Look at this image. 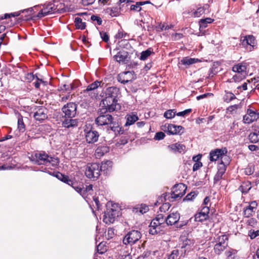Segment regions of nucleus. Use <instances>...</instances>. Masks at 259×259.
<instances>
[{"mask_svg":"<svg viewBox=\"0 0 259 259\" xmlns=\"http://www.w3.org/2000/svg\"><path fill=\"white\" fill-rule=\"evenodd\" d=\"M77 104L70 102L64 105L62 108V112L65 114V118H72L76 114Z\"/></svg>","mask_w":259,"mask_h":259,"instance_id":"11","label":"nucleus"},{"mask_svg":"<svg viewBox=\"0 0 259 259\" xmlns=\"http://www.w3.org/2000/svg\"><path fill=\"white\" fill-rule=\"evenodd\" d=\"M217 243L221 244L226 246H228V240L229 238L227 235L224 234L222 235H220L217 237Z\"/></svg>","mask_w":259,"mask_h":259,"instance_id":"34","label":"nucleus"},{"mask_svg":"<svg viewBox=\"0 0 259 259\" xmlns=\"http://www.w3.org/2000/svg\"><path fill=\"white\" fill-rule=\"evenodd\" d=\"M187 186L183 183L176 184L170 193V198L173 200L181 199L186 193Z\"/></svg>","mask_w":259,"mask_h":259,"instance_id":"8","label":"nucleus"},{"mask_svg":"<svg viewBox=\"0 0 259 259\" xmlns=\"http://www.w3.org/2000/svg\"><path fill=\"white\" fill-rule=\"evenodd\" d=\"M126 122L125 124V126L131 125L136 122L139 118L136 114H127L126 116Z\"/></svg>","mask_w":259,"mask_h":259,"instance_id":"33","label":"nucleus"},{"mask_svg":"<svg viewBox=\"0 0 259 259\" xmlns=\"http://www.w3.org/2000/svg\"><path fill=\"white\" fill-rule=\"evenodd\" d=\"M97 252L101 254L105 253L107 249L106 246L103 242L100 243L97 247Z\"/></svg>","mask_w":259,"mask_h":259,"instance_id":"51","label":"nucleus"},{"mask_svg":"<svg viewBox=\"0 0 259 259\" xmlns=\"http://www.w3.org/2000/svg\"><path fill=\"white\" fill-rule=\"evenodd\" d=\"M74 183L75 184L74 185H69L71 186L76 192H77L79 194H80L82 196V194L83 193V187H82V185H81V186L78 185L75 182H74Z\"/></svg>","mask_w":259,"mask_h":259,"instance_id":"52","label":"nucleus"},{"mask_svg":"<svg viewBox=\"0 0 259 259\" xmlns=\"http://www.w3.org/2000/svg\"><path fill=\"white\" fill-rule=\"evenodd\" d=\"M198 61L199 60L198 59L191 58L189 57H184L181 61L182 64L185 65H190Z\"/></svg>","mask_w":259,"mask_h":259,"instance_id":"35","label":"nucleus"},{"mask_svg":"<svg viewBox=\"0 0 259 259\" xmlns=\"http://www.w3.org/2000/svg\"><path fill=\"white\" fill-rule=\"evenodd\" d=\"M103 99L101 101L102 104V108H105L108 109L109 112L117 110L120 109V106L117 103L118 98H114V97H108L106 94L103 93L102 96Z\"/></svg>","mask_w":259,"mask_h":259,"instance_id":"5","label":"nucleus"},{"mask_svg":"<svg viewBox=\"0 0 259 259\" xmlns=\"http://www.w3.org/2000/svg\"><path fill=\"white\" fill-rule=\"evenodd\" d=\"M78 120L76 119L65 118L62 122V125L65 128H70L76 127L78 125Z\"/></svg>","mask_w":259,"mask_h":259,"instance_id":"24","label":"nucleus"},{"mask_svg":"<svg viewBox=\"0 0 259 259\" xmlns=\"http://www.w3.org/2000/svg\"><path fill=\"white\" fill-rule=\"evenodd\" d=\"M176 115V111L175 109H169L164 113V117L167 119H171Z\"/></svg>","mask_w":259,"mask_h":259,"instance_id":"48","label":"nucleus"},{"mask_svg":"<svg viewBox=\"0 0 259 259\" xmlns=\"http://www.w3.org/2000/svg\"><path fill=\"white\" fill-rule=\"evenodd\" d=\"M214 21V19H211V18H206L205 19H201L199 20V29L200 32L202 33V35H204L205 32H202V31L203 29L206 28L208 26V24H211Z\"/></svg>","mask_w":259,"mask_h":259,"instance_id":"23","label":"nucleus"},{"mask_svg":"<svg viewBox=\"0 0 259 259\" xmlns=\"http://www.w3.org/2000/svg\"><path fill=\"white\" fill-rule=\"evenodd\" d=\"M240 41L244 47L249 45L254 48L257 45L255 37L252 35H247L241 37Z\"/></svg>","mask_w":259,"mask_h":259,"instance_id":"17","label":"nucleus"},{"mask_svg":"<svg viewBox=\"0 0 259 259\" xmlns=\"http://www.w3.org/2000/svg\"><path fill=\"white\" fill-rule=\"evenodd\" d=\"M108 130L110 128V130L112 131L115 135H121L124 133V130L122 128L119 126L118 123L114 122L113 121H112V124H110L108 125Z\"/></svg>","mask_w":259,"mask_h":259,"instance_id":"25","label":"nucleus"},{"mask_svg":"<svg viewBox=\"0 0 259 259\" xmlns=\"http://www.w3.org/2000/svg\"><path fill=\"white\" fill-rule=\"evenodd\" d=\"M152 54H154V52L152 51L151 48H149L147 50H146V51H143L141 53L140 59L141 60H145Z\"/></svg>","mask_w":259,"mask_h":259,"instance_id":"43","label":"nucleus"},{"mask_svg":"<svg viewBox=\"0 0 259 259\" xmlns=\"http://www.w3.org/2000/svg\"><path fill=\"white\" fill-rule=\"evenodd\" d=\"M128 74H131V72L130 71H126L123 72L122 74H120L118 76V81L123 84L128 83L131 80L125 78V75Z\"/></svg>","mask_w":259,"mask_h":259,"instance_id":"40","label":"nucleus"},{"mask_svg":"<svg viewBox=\"0 0 259 259\" xmlns=\"http://www.w3.org/2000/svg\"><path fill=\"white\" fill-rule=\"evenodd\" d=\"M104 84V83L102 81H99L98 80H96L95 81L93 82L91 84H89L87 89L84 91V92H90L92 91H94L95 90L97 89L98 87H103Z\"/></svg>","mask_w":259,"mask_h":259,"instance_id":"27","label":"nucleus"},{"mask_svg":"<svg viewBox=\"0 0 259 259\" xmlns=\"http://www.w3.org/2000/svg\"><path fill=\"white\" fill-rule=\"evenodd\" d=\"M194 217L195 221L202 222L206 220L208 218V215H206V214L200 211L196 213Z\"/></svg>","mask_w":259,"mask_h":259,"instance_id":"39","label":"nucleus"},{"mask_svg":"<svg viewBox=\"0 0 259 259\" xmlns=\"http://www.w3.org/2000/svg\"><path fill=\"white\" fill-rule=\"evenodd\" d=\"M109 147L105 145L99 146L95 151V155L97 157L100 158L103 156L105 154L109 152Z\"/></svg>","mask_w":259,"mask_h":259,"instance_id":"26","label":"nucleus"},{"mask_svg":"<svg viewBox=\"0 0 259 259\" xmlns=\"http://www.w3.org/2000/svg\"><path fill=\"white\" fill-rule=\"evenodd\" d=\"M142 234L138 230H133L128 232L123 237V243L127 245H133L136 243L141 238Z\"/></svg>","mask_w":259,"mask_h":259,"instance_id":"6","label":"nucleus"},{"mask_svg":"<svg viewBox=\"0 0 259 259\" xmlns=\"http://www.w3.org/2000/svg\"><path fill=\"white\" fill-rule=\"evenodd\" d=\"M19 15H20V14L18 12H15V13H12L11 14H5L4 16H2L1 17H0V19L1 20H3L4 19H7L11 18V17H17Z\"/></svg>","mask_w":259,"mask_h":259,"instance_id":"58","label":"nucleus"},{"mask_svg":"<svg viewBox=\"0 0 259 259\" xmlns=\"http://www.w3.org/2000/svg\"><path fill=\"white\" fill-rule=\"evenodd\" d=\"M165 135V134L162 132L156 133L154 139L157 140H162L164 138Z\"/></svg>","mask_w":259,"mask_h":259,"instance_id":"61","label":"nucleus"},{"mask_svg":"<svg viewBox=\"0 0 259 259\" xmlns=\"http://www.w3.org/2000/svg\"><path fill=\"white\" fill-rule=\"evenodd\" d=\"M193 244V242L190 239H186L183 242L181 246L182 248H185V251H186V250L189 249L191 246V245Z\"/></svg>","mask_w":259,"mask_h":259,"instance_id":"49","label":"nucleus"},{"mask_svg":"<svg viewBox=\"0 0 259 259\" xmlns=\"http://www.w3.org/2000/svg\"><path fill=\"white\" fill-rule=\"evenodd\" d=\"M128 57V52L125 51L118 52L116 55L113 56L114 60L118 63H125Z\"/></svg>","mask_w":259,"mask_h":259,"instance_id":"20","label":"nucleus"},{"mask_svg":"<svg viewBox=\"0 0 259 259\" xmlns=\"http://www.w3.org/2000/svg\"><path fill=\"white\" fill-rule=\"evenodd\" d=\"M227 149L226 147L222 149H215L213 150H211L209 153V160L211 161H215L219 159H222L224 158L228 159V157L227 156Z\"/></svg>","mask_w":259,"mask_h":259,"instance_id":"9","label":"nucleus"},{"mask_svg":"<svg viewBox=\"0 0 259 259\" xmlns=\"http://www.w3.org/2000/svg\"><path fill=\"white\" fill-rule=\"evenodd\" d=\"M237 253L236 249L230 248L225 251V254L227 259H239Z\"/></svg>","mask_w":259,"mask_h":259,"instance_id":"30","label":"nucleus"},{"mask_svg":"<svg viewBox=\"0 0 259 259\" xmlns=\"http://www.w3.org/2000/svg\"><path fill=\"white\" fill-rule=\"evenodd\" d=\"M182 130H184V127L182 126L172 124H168V134L169 135H181L183 133V131L181 132Z\"/></svg>","mask_w":259,"mask_h":259,"instance_id":"19","label":"nucleus"},{"mask_svg":"<svg viewBox=\"0 0 259 259\" xmlns=\"http://www.w3.org/2000/svg\"><path fill=\"white\" fill-rule=\"evenodd\" d=\"M209 8V6L208 5H206L202 7H199L197 8V9L193 13V15L195 17H199L203 14L205 13V11L206 9H208Z\"/></svg>","mask_w":259,"mask_h":259,"instance_id":"36","label":"nucleus"},{"mask_svg":"<svg viewBox=\"0 0 259 259\" xmlns=\"http://www.w3.org/2000/svg\"><path fill=\"white\" fill-rule=\"evenodd\" d=\"M56 177L61 181L68 185H74V182L69 179V177L65 175L62 174L60 172H58L56 175Z\"/></svg>","mask_w":259,"mask_h":259,"instance_id":"28","label":"nucleus"},{"mask_svg":"<svg viewBox=\"0 0 259 259\" xmlns=\"http://www.w3.org/2000/svg\"><path fill=\"white\" fill-rule=\"evenodd\" d=\"M235 95L231 92L225 91V94L224 96V101L226 103H229L233 100L236 99Z\"/></svg>","mask_w":259,"mask_h":259,"instance_id":"41","label":"nucleus"},{"mask_svg":"<svg viewBox=\"0 0 259 259\" xmlns=\"http://www.w3.org/2000/svg\"><path fill=\"white\" fill-rule=\"evenodd\" d=\"M33 117L36 121L41 122L48 118V110L44 106H35L33 109Z\"/></svg>","mask_w":259,"mask_h":259,"instance_id":"10","label":"nucleus"},{"mask_svg":"<svg viewBox=\"0 0 259 259\" xmlns=\"http://www.w3.org/2000/svg\"><path fill=\"white\" fill-rule=\"evenodd\" d=\"M74 86L72 83L66 84H64L62 86L60 87V90L65 91H70L73 89Z\"/></svg>","mask_w":259,"mask_h":259,"instance_id":"56","label":"nucleus"},{"mask_svg":"<svg viewBox=\"0 0 259 259\" xmlns=\"http://www.w3.org/2000/svg\"><path fill=\"white\" fill-rule=\"evenodd\" d=\"M104 93L106 94L108 97L112 96L118 98V96L120 94V90L116 87H110L107 88Z\"/></svg>","mask_w":259,"mask_h":259,"instance_id":"22","label":"nucleus"},{"mask_svg":"<svg viewBox=\"0 0 259 259\" xmlns=\"http://www.w3.org/2000/svg\"><path fill=\"white\" fill-rule=\"evenodd\" d=\"M108 109L101 108L99 109L98 116L95 119V123L98 126L109 125L112 124L114 118L113 116L108 113Z\"/></svg>","mask_w":259,"mask_h":259,"instance_id":"4","label":"nucleus"},{"mask_svg":"<svg viewBox=\"0 0 259 259\" xmlns=\"http://www.w3.org/2000/svg\"><path fill=\"white\" fill-rule=\"evenodd\" d=\"M168 148L174 153H182L186 150V146L179 143H176L168 146Z\"/></svg>","mask_w":259,"mask_h":259,"instance_id":"21","label":"nucleus"},{"mask_svg":"<svg viewBox=\"0 0 259 259\" xmlns=\"http://www.w3.org/2000/svg\"><path fill=\"white\" fill-rule=\"evenodd\" d=\"M30 160L34 164L40 165L57 166L60 162L58 157H52L44 151H36L29 157Z\"/></svg>","mask_w":259,"mask_h":259,"instance_id":"1","label":"nucleus"},{"mask_svg":"<svg viewBox=\"0 0 259 259\" xmlns=\"http://www.w3.org/2000/svg\"><path fill=\"white\" fill-rule=\"evenodd\" d=\"M259 118V112L253 107L249 106L246 110V114L243 117V122L250 124Z\"/></svg>","mask_w":259,"mask_h":259,"instance_id":"7","label":"nucleus"},{"mask_svg":"<svg viewBox=\"0 0 259 259\" xmlns=\"http://www.w3.org/2000/svg\"><path fill=\"white\" fill-rule=\"evenodd\" d=\"M149 233L151 235H156L160 233L162 231V225L155 219H153L149 226Z\"/></svg>","mask_w":259,"mask_h":259,"instance_id":"16","label":"nucleus"},{"mask_svg":"<svg viewBox=\"0 0 259 259\" xmlns=\"http://www.w3.org/2000/svg\"><path fill=\"white\" fill-rule=\"evenodd\" d=\"M170 206L171 205L169 203H164L160 207L159 210L161 212H165L169 209Z\"/></svg>","mask_w":259,"mask_h":259,"instance_id":"59","label":"nucleus"},{"mask_svg":"<svg viewBox=\"0 0 259 259\" xmlns=\"http://www.w3.org/2000/svg\"><path fill=\"white\" fill-rule=\"evenodd\" d=\"M155 220L157 221L161 224V225L164 224L165 223H166V218H165L163 214H159L157 215V217L155 218Z\"/></svg>","mask_w":259,"mask_h":259,"instance_id":"55","label":"nucleus"},{"mask_svg":"<svg viewBox=\"0 0 259 259\" xmlns=\"http://www.w3.org/2000/svg\"><path fill=\"white\" fill-rule=\"evenodd\" d=\"M117 38H124L125 40L128 39L129 35L127 33L123 31H119L116 35Z\"/></svg>","mask_w":259,"mask_h":259,"instance_id":"57","label":"nucleus"},{"mask_svg":"<svg viewBox=\"0 0 259 259\" xmlns=\"http://www.w3.org/2000/svg\"><path fill=\"white\" fill-rule=\"evenodd\" d=\"M120 8H118L117 7H113L111 8L108 9V13H109V15L113 17H117L119 16L120 14Z\"/></svg>","mask_w":259,"mask_h":259,"instance_id":"44","label":"nucleus"},{"mask_svg":"<svg viewBox=\"0 0 259 259\" xmlns=\"http://www.w3.org/2000/svg\"><path fill=\"white\" fill-rule=\"evenodd\" d=\"M198 194V192H191L183 199V201L193 200L196 197Z\"/></svg>","mask_w":259,"mask_h":259,"instance_id":"50","label":"nucleus"},{"mask_svg":"<svg viewBox=\"0 0 259 259\" xmlns=\"http://www.w3.org/2000/svg\"><path fill=\"white\" fill-rule=\"evenodd\" d=\"M91 20L93 22L96 21L97 24L98 25H101L102 24V19L100 17L98 16L92 15L91 16Z\"/></svg>","mask_w":259,"mask_h":259,"instance_id":"60","label":"nucleus"},{"mask_svg":"<svg viewBox=\"0 0 259 259\" xmlns=\"http://www.w3.org/2000/svg\"><path fill=\"white\" fill-rule=\"evenodd\" d=\"M179 255V251L178 249L173 250L170 254H167L164 259H178Z\"/></svg>","mask_w":259,"mask_h":259,"instance_id":"47","label":"nucleus"},{"mask_svg":"<svg viewBox=\"0 0 259 259\" xmlns=\"http://www.w3.org/2000/svg\"><path fill=\"white\" fill-rule=\"evenodd\" d=\"M257 206V203L255 201L249 202V205L243 208V214L245 218L252 217L255 212Z\"/></svg>","mask_w":259,"mask_h":259,"instance_id":"14","label":"nucleus"},{"mask_svg":"<svg viewBox=\"0 0 259 259\" xmlns=\"http://www.w3.org/2000/svg\"><path fill=\"white\" fill-rule=\"evenodd\" d=\"M149 3V2L148 1L145 2H137L135 5H132L131 6V10L135 11L136 12H140L142 9L141 6L146 3Z\"/></svg>","mask_w":259,"mask_h":259,"instance_id":"45","label":"nucleus"},{"mask_svg":"<svg viewBox=\"0 0 259 259\" xmlns=\"http://www.w3.org/2000/svg\"><path fill=\"white\" fill-rule=\"evenodd\" d=\"M246 225L252 227H255L257 224V220L254 218H250L247 220Z\"/></svg>","mask_w":259,"mask_h":259,"instance_id":"54","label":"nucleus"},{"mask_svg":"<svg viewBox=\"0 0 259 259\" xmlns=\"http://www.w3.org/2000/svg\"><path fill=\"white\" fill-rule=\"evenodd\" d=\"M180 218V214L178 212H171L166 217V224L167 225L172 226V225L177 224V227L181 228L183 226L186 225L187 223H179L178 222Z\"/></svg>","mask_w":259,"mask_h":259,"instance_id":"13","label":"nucleus"},{"mask_svg":"<svg viewBox=\"0 0 259 259\" xmlns=\"http://www.w3.org/2000/svg\"><path fill=\"white\" fill-rule=\"evenodd\" d=\"M202 166V163L200 161H196L194 163L193 166V170L194 171L197 170L199 169Z\"/></svg>","mask_w":259,"mask_h":259,"instance_id":"64","label":"nucleus"},{"mask_svg":"<svg viewBox=\"0 0 259 259\" xmlns=\"http://www.w3.org/2000/svg\"><path fill=\"white\" fill-rule=\"evenodd\" d=\"M74 23L76 29L83 30L85 28V23L83 22L80 18H75L74 20Z\"/></svg>","mask_w":259,"mask_h":259,"instance_id":"37","label":"nucleus"},{"mask_svg":"<svg viewBox=\"0 0 259 259\" xmlns=\"http://www.w3.org/2000/svg\"><path fill=\"white\" fill-rule=\"evenodd\" d=\"M251 188V184L249 181H245L242 183L239 188V190L242 193H247Z\"/></svg>","mask_w":259,"mask_h":259,"instance_id":"32","label":"nucleus"},{"mask_svg":"<svg viewBox=\"0 0 259 259\" xmlns=\"http://www.w3.org/2000/svg\"><path fill=\"white\" fill-rule=\"evenodd\" d=\"M119 211L113 208H107L104 215L103 221L106 224L113 223L115 219L119 216Z\"/></svg>","mask_w":259,"mask_h":259,"instance_id":"12","label":"nucleus"},{"mask_svg":"<svg viewBox=\"0 0 259 259\" xmlns=\"http://www.w3.org/2000/svg\"><path fill=\"white\" fill-rule=\"evenodd\" d=\"M149 210V207L146 204H141L140 207L134 208V211L139 214H143Z\"/></svg>","mask_w":259,"mask_h":259,"instance_id":"42","label":"nucleus"},{"mask_svg":"<svg viewBox=\"0 0 259 259\" xmlns=\"http://www.w3.org/2000/svg\"><path fill=\"white\" fill-rule=\"evenodd\" d=\"M228 247L222 245L221 244L216 243L213 247L214 253L217 255L221 254Z\"/></svg>","mask_w":259,"mask_h":259,"instance_id":"38","label":"nucleus"},{"mask_svg":"<svg viewBox=\"0 0 259 259\" xmlns=\"http://www.w3.org/2000/svg\"><path fill=\"white\" fill-rule=\"evenodd\" d=\"M43 8L38 13L36 17L40 18L47 16L49 14L58 13H62L66 11L65 4L59 3L56 0L53 2H50L48 4H44Z\"/></svg>","mask_w":259,"mask_h":259,"instance_id":"2","label":"nucleus"},{"mask_svg":"<svg viewBox=\"0 0 259 259\" xmlns=\"http://www.w3.org/2000/svg\"><path fill=\"white\" fill-rule=\"evenodd\" d=\"M192 112L191 109H187L186 110H185L184 111L179 112L177 113H176V115L179 116H185V115L189 114Z\"/></svg>","mask_w":259,"mask_h":259,"instance_id":"63","label":"nucleus"},{"mask_svg":"<svg viewBox=\"0 0 259 259\" xmlns=\"http://www.w3.org/2000/svg\"><path fill=\"white\" fill-rule=\"evenodd\" d=\"M18 128L20 132H24L25 131V126L23 120V117L20 114L18 118Z\"/></svg>","mask_w":259,"mask_h":259,"instance_id":"46","label":"nucleus"},{"mask_svg":"<svg viewBox=\"0 0 259 259\" xmlns=\"http://www.w3.org/2000/svg\"><path fill=\"white\" fill-rule=\"evenodd\" d=\"M229 162L228 159L226 161H224L221 160V161L219 163L218 166V171L217 172L224 175L226 170L227 166L229 164Z\"/></svg>","mask_w":259,"mask_h":259,"instance_id":"29","label":"nucleus"},{"mask_svg":"<svg viewBox=\"0 0 259 259\" xmlns=\"http://www.w3.org/2000/svg\"><path fill=\"white\" fill-rule=\"evenodd\" d=\"M85 139L88 143L93 144L96 142L99 138V134L96 131L93 130L92 128L89 131L85 130Z\"/></svg>","mask_w":259,"mask_h":259,"instance_id":"15","label":"nucleus"},{"mask_svg":"<svg viewBox=\"0 0 259 259\" xmlns=\"http://www.w3.org/2000/svg\"><path fill=\"white\" fill-rule=\"evenodd\" d=\"M251 143H256L259 141V128L255 129L248 136Z\"/></svg>","mask_w":259,"mask_h":259,"instance_id":"31","label":"nucleus"},{"mask_svg":"<svg viewBox=\"0 0 259 259\" xmlns=\"http://www.w3.org/2000/svg\"><path fill=\"white\" fill-rule=\"evenodd\" d=\"M111 162L110 161L104 163L102 162L101 165L97 163H88L85 168V175L90 179L95 181L99 177L103 168L106 167L108 163H110ZM104 170V169L103 170Z\"/></svg>","mask_w":259,"mask_h":259,"instance_id":"3","label":"nucleus"},{"mask_svg":"<svg viewBox=\"0 0 259 259\" xmlns=\"http://www.w3.org/2000/svg\"><path fill=\"white\" fill-rule=\"evenodd\" d=\"M100 34L102 40L105 42H108L109 40V37L108 34L104 31L100 32Z\"/></svg>","mask_w":259,"mask_h":259,"instance_id":"62","label":"nucleus"},{"mask_svg":"<svg viewBox=\"0 0 259 259\" xmlns=\"http://www.w3.org/2000/svg\"><path fill=\"white\" fill-rule=\"evenodd\" d=\"M248 236L251 240L255 239L256 237L259 236V229L256 231L250 230L248 231Z\"/></svg>","mask_w":259,"mask_h":259,"instance_id":"53","label":"nucleus"},{"mask_svg":"<svg viewBox=\"0 0 259 259\" xmlns=\"http://www.w3.org/2000/svg\"><path fill=\"white\" fill-rule=\"evenodd\" d=\"M246 63L244 62L239 63L234 65L232 67V71L240 74L243 76V78H245L246 75Z\"/></svg>","mask_w":259,"mask_h":259,"instance_id":"18","label":"nucleus"}]
</instances>
